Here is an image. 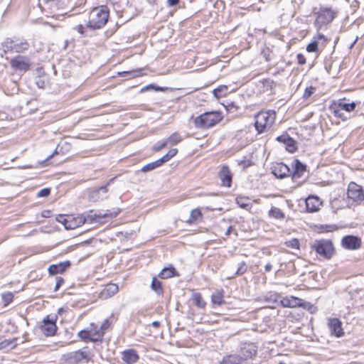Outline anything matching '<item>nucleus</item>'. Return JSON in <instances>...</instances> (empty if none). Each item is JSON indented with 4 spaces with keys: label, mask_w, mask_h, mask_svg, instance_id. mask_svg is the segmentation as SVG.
Here are the masks:
<instances>
[{
    "label": "nucleus",
    "mask_w": 364,
    "mask_h": 364,
    "mask_svg": "<svg viewBox=\"0 0 364 364\" xmlns=\"http://www.w3.org/2000/svg\"><path fill=\"white\" fill-rule=\"evenodd\" d=\"M269 214L271 217L276 218V219H283L285 217V215L282 211V210L279 209V208H276V207H272L270 209Z\"/></svg>",
    "instance_id": "36"
},
{
    "label": "nucleus",
    "mask_w": 364,
    "mask_h": 364,
    "mask_svg": "<svg viewBox=\"0 0 364 364\" xmlns=\"http://www.w3.org/2000/svg\"><path fill=\"white\" fill-rule=\"evenodd\" d=\"M166 89V87H163L153 84H149L146 86L141 87L140 90V92H144L150 90H154L155 91H164Z\"/></svg>",
    "instance_id": "40"
},
{
    "label": "nucleus",
    "mask_w": 364,
    "mask_h": 364,
    "mask_svg": "<svg viewBox=\"0 0 364 364\" xmlns=\"http://www.w3.org/2000/svg\"><path fill=\"white\" fill-rule=\"evenodd\" d=\"M167 146V141L166 140L159 141L153 146V150L159 151Z\"/></svg>",
    "instance_id": "46"
},
{
    "label": "nucleus",
    "mask_w": 364,
    "mask_h": 364,
    "mask_svg": "<svg viewBox=\"0 0 364 364\" xmlns=\"http://www.w3.org/2000/svg\"><path fill=\"white\" fill-rule=\"evenodd\" d=\"M201 216L202 213L199 209H193L191 211L189 218L186 220V223L188 224H193Z\"/></svg>",
    "instance_id": "34"
},
{
    "label": "nucleus",
    "mask_w": 364,
    "mask_h": 364,
    "mask_svg": "<svg viewBox=\"0 0 364 364\" xmlns=\"http://www.w3.org/2000/svg\"><path fill=\"white\" fill-rule=\"evenodd\" d=\"M50 188H45L41 189L37 194L38 197H47L50 195Z\"/></svg>",
    "instance_id": "55"
},
{
    "label": "nucleus",
    "mask_w": 364,
    "mask_h": 364,
    "mask_svg": "<svg viewBox=\"0 0 364 364\" xmlns=\"http://www.w3.org/2000/svg\"><path fill=\"white\" fill-rule=\"evenodd\" d=\"M292 167L294 168V171L292 172L291 171V175L294 179L301 177L306 170V166L299 159H294Z\"/></svg>",
    "instance_id": "23"
},
{
    "label": "nucleus",
    "mask_w": 364,
    "mask_h": 364,
    "mask_svg": "<svg viewBox=\"0 0 364 364\" xmlns=\"http://www.w3.org/2000/svg\"><path fill=\"white\" fill-rule=\"evenodd\" d=\"M333 114L335 117L341 118L342 120H346L348 118L347 117L344 116L343 111L341 109L338 108L337 106L333 110Z\"/></svg>",
    "instance_id": "51"
},
{
    "label": "nucleus",
    "mask_w": 364,
    "mask_h": 364,
    "mask_svg": "<svg viewBox=\"0 0 364 364\" xmlns=\"http://www.w3.org/2000/svg\"><path fill=\"white\" fill-rule=\"evenodd\" d=\"M299 307L308 310L311 314L314 313L316 311V307L313 304H311L310 302L304 301L302 299L301 301V306H299Z\"/></svg>",
    "instance_id": "44"
},
{
    "label": "nucleus",
    "mask_w": 364,
    "mask_h": 364,
    "mask_svg": "<svg viewBox=\"0 0 364 364\" xmlns=\"http://www.w3.org/2000/svg\"><path fill=\"white\" fill-rule=\"evenodd\" d=\"M247 271V267L245 262L239 264V267L235 272V275H241Z\"/></svg>",
    "instance_id": "53"
},
{
    "label": "nucleus",
    "mask_w": 364,
    "mask_h": 364,
    "mask_svg": "<svg viewBox=\"0 0 364 364\" xmlns=\"http://www.w3.org/2000/svg\"><path fill=\"white\" fill-rule=\"evenodd\" d=\"M349 59L348 58H344L342 62L339 65V70L346 69L347 68V60Z\"/></svg>",
    "instance_id": "59"
},
{
    "label": "nucleus",
    "mask_w": 364,
    "mask_h": 364,
    "mask_svg": "<svg viewBox=\"0 0 364 364\" xmlns=\"http://www.w3.org/2000/svg\"><path fill=\"white\" fill-rule=\"evenodd\" d=\"M279 142H282L286 146V149L290 152L294 153L297 149L296 141L290 137L288 134H282L277 138Z\"/></svg>",
    "instance_id": "20"
},
{
    "label": "nucleus",
    "mask_w": 364,
    "mask_h": 364,
    "mask_svg": "<svg viewBox=\"0 0 364 364\" xmlns=\"http://www.w3.org/2000/svg\"><path fill=\"white\" fill-rule=\"evenodd\" d=\"M41 329L43 333L46 336H54L57 331L55 318H50V316H47L43 320V323L41 325Z\"/></svg>",
    "instance_id": "13"
},
{
    "label": "nucleus",
    "mask_w": 364,
    "mask_h": 364,
    "mask_svg": "<svg viewBox=\"0 0 364 364\" xmlns=\"http://www.w3.org/2000/svg\"><path fill=\"white\" fill-rule=\"evenodd\" d=\"M88 28L86 26H84L82 24H79V25H77L74 29L78 32L80 34H81L82 36H86L87 34H86V29Z\"/></svg>",
    "instance_id": "49"
},
{
    "label": "nucleus",
    "mask_w": 364,
    "mask_h": 364,
    "mask_svg": "<svg viewBox=\"0 0 364 364\" xmlns=\"http://www.w3.org/2000/svg\"><path fill=\"white\" fill-rule=\"evenodd\" d=\"M151 288L154 291L156 292V294H158V295L163 294L164 291H163L161 282L159 279H157V278L156 277H154L152 279L151 284Z\"/></svg>",
    "instance_id": "31"
},
{
    "label": "nucleus",
    "mask_w": 364,
    "mask_h": 364,
    "mask_svg": "<svg viewBox=\"0 0 364 364\" xmlns=\"http://www.w3.org/2000/svg\"><path fill=\"white\" fill-rule=\"evenodd\" d=\"M118 291V286L116 284L110 283L105 286L100 292L99 296L102 299H107L117 294Z\"/></svg>",
    "instance_id": "17"
},
{
    "label": "nucleus",
    "mask_w": 364,
    "mask_h": 364,
    "mask_svg": "<svg viewBox=\"0 0 364 364\" xmlns=\"http://www.w3.org/2000/svg\"><path fill=\"white\" fill-rule=\"evenodd\" d=\"M361 239L354 235H346L341 240V245L344 249L355 250L361 246Z\"/></svg>",
    "instance_id": "11"
},
{
    "label": "nucleus",
    "mask_w": 364,
    "mask_h": 364,
    "mask_svg": "<svg viewBox=\"0 0 364 364\" xmlns=\"http://www.w3.org/2000/svg\"><path fill=\"white\" fill-rule=\"evenodd\" d=\"M314 39L319 41V49L323 50L328 41V40L323 34H318L317 36L314 37Z\"/></svg>",
    "instance_id": "42"
},
{
    "label": "nucleus",
    "mask_w": 364,
    "mask_h": 364,
    "mask_svg": "<svg viewBox=\"0 0 364 364\" xmlns=\"http://www.w3.org/2000/svg\"><path fill=\"white\" fill-rule=\"evenodd\" d=\"M336 106L338 107V108L341 109L342 111L350 112L355 109L356 104L354 102H352L350 103L339 102Z\"/></svg>",
    "instance_id": "33"
},
{
    "label": "nucleus",
    "mask_w": 364,
    "mask_h": 364,
    "mask_svg": "<svg viewBox=\"0 0 364 364\" xmlns=\"http://www.w3.org/2000/svg\"><path fill=\"white\" fill-rule=\"evenodd\" d=\"M257 352V346L253 343H245L240 347L241 358L245 364L246 360L252 358L256 355Z\"/></svg>",
    "instance_id": "12"
},
{
    "label": "nucleus",
    "mask_w": 364,
    "mask_h": 364,
    "mask_svg": "<svg viewBox=\"0 0 364 364\" xmlns=\"http://www.w3.org/2000/svg\"><path fill=\"white\" fill-rule=\"evenodd\" d=\"M296 58L298 60V63L301 65H303L306 63V58L302 53H298L296 55Z\"/></svg>",
    "instance_id": "57"
},
{
    "label": "nucleus",
    "mask_w": 364,
    "mask_h": 364,
    "mask_svg": "<svg viewBox=\"0 0 364 364\" xmlns=\"http://www.w3.org/2000/svg\"><path fill=\"white\" fill-rule=\"evenodd\" d=\"M139 358V356L134 349H128L122 352V359L127 364H134Z\"/></svg>",
    "instance_id": "22"
},
{
    "label": "nucleus",
    "mask_w": 364,
    "mask_h": 364,
    "mask_svg": "<svg viewBox=\"0 0 364 364\" xmlns=\"http://www.w3.org/2000/svg\"><path fill=\"white\" fill-rule=\"evenodd\" d=\"M62 223L64 225L65 228L67 230H73L76 227V225L73 224V222L69 221L68 218L64 219V220L62 221Z\"/></svg>",
    "instance_id": "52"
},
{
    "label": "nucleus",
    "mask_w": 364,
    "mask_h": 364,
    "mask_svg": "<svg viewBox=\"0 0 364 364\" xmlns=\"http://www.w3.org/2000/svg\"><path fill=\"white\" fill-rule=\"evenodd\" d=\"M272 266L271 263L269 262L265 265L264 270H265V272H269L272 270Z\"/></svg>",
    "instance_id": "62"
},
{
    "label": "nucleus",
    "mask_w": 364,
    "mask_h": 364,
    "mask_svg": "<svg viewBox=\"0 0 364 364\" xmlns=\"http://www.w3.org/2000/svg\"><path fill=\"white\" fill-rule=\"evenodd\" d=\"M306 208L308 212H316L319 209L321 203L317 196H310L306 200Z\"/></svg>",
    "instance_id": "24"
},
{
    "label": "nucleus",
    "mask_w": 364,
    "mask_h": 364,
    "mask_svg": "<svg viewBox=\"0 0 364 364\" xmlns=\"http://www.w3.org/2000/svg\"><path fill=\"white\" fill-rule=\"evenodd\" d=\"M111 326V322L108 318L104 320L100 326L99 330L96 331V334L102 333V338L104 336L105 331Z\"/></svg>",
    "instance_id": "38"
},
{
    "label": "nucleus",
    "mask_w": 364,
    "mask_h": 364,
    "mask_svg": "<svg viewBox=\"0 0 364 364\" xmlns=\"http://www.w3.org/2000/svg\"><path fill=\"white\" fill-rule=\"evenodd\" d=\"M78 337L85 342H97L102 341V333L96 334V332L91 333L86 330H81L78 332Z\"/></svg>",
    "instance_id": "19"
},
{
    "label": "nucleus",
    "mask_w": 364,
    "mask_h": 364,
    "mask_svg": "<svg viewBox=\"0 0 364 364\" xmlns=\"http://www.w3.org/2000/svg\"><path fill=\"white\" fill-rule=\"evenodd\" d=\"M315 90V87L312 86L306 87L302 96L303 99L307 100L309 97H310L314 92Z\"/></svg>",
    "instance_id": "48"
},
{
    "label": "nucleus",
    "mask_w": 364,
    "mask_h": 364,
    "mask_svg": "<svg viewBox=\"0 0 364 364\" xmlns=\"http://www.w3.org/2000/svg\"><path fill=\"white\" fill-rule=\"evenodd\" d=\"M73 14H68V12H64V13H59L56 14H53L52 16L53 18H55L57 20H63L65 18V16H71Z\"/></svg>",
    "instance_id": "54"
},
{
    "label": "nucleus",
    "mask_w": 364,
    "mask_h": 364,
    "mask_svg": "<svg viewBox=\"0 0 364 364\" xmlns=\"http://www.w3.org/2000/svg\"><path fill=\"white\" fill-rule=\"evenodd\" d=\"M179 0H167V4L169 6H173L178 4Z\"/></svg>",
    "instance_id": "61"
},
{
    "label": "nucleus",
    "mask_w": 364,
    "mask_h": 364,
    "mask_svg": "<svg viewBox=\"0 0 364 364\" xmlns=\"http://www.w3.org/2000/svg\"><path fill=\"white\" fill-rule=\"evenodd\" d=\"M120 213L119 208H113L107 210H100L98 213H94L92 210L90 211L89 213L83 215V218H80V222L82 223H103L106 220L105 219H112L118 215Z\"/></svg>",
    "instance_id": "2"
},
{
    "label": "nucleus",
    "mask_w": 364,
    "mask_h": 364,
    "mask_svg": "<svg viewBox=\"0 0 364 364\" xmlns=\"http://www.w3.org/2000/svg\"><path fill=\"white\" fill-rule=\"evenodd\" d=\"M11 66L15 70L27 71L29 70L31 63L28 57L25 55H17L10 61Z\"/></svg>",
    "instance_id": "10"
},
{
    "label": "nucleus",
    "mask_w": 364,
    "mask_h": 364,
    "mask_svg": "<svg viewBox=\"0 0 364 364\" xmlns=\"http://www.w3.org/2000/svg\"><path fill=\"white\" fill-rule=\"evenodd\" d=\"M1 47L4 53H6L8 52L22 53L28 49L29 43L26 40L18 42L10 38H7L1 43Z\"/></svg>",
    "instance_id": "6"
},
{
    "label": "nucleus",
    "mask_w": 364,
    "mask_h": 364,
    "mask_svg": "<svg viewBox=\"0 0 364 364\" xmlns=\"http://www.w3.org/2000/svg\"><path fill=\"white\" fill-rule=\"evenodd\" d=\"M182 141V137L178 132H174L171 135H170L166 139L167 144H170L171 145H176Z\"/></svg>",
    "instance_id": "35"
},
{
    "label": "nucleus",
    "mask_w": 364,
    "mask_h": 364,
    "mask_svg": "<svg viewBox=\"0 0 364 364\" xmlns=\"http://www.w3.org/2000/svg\"><path fill=\"white\" fill-rule=\"evenodd\" d=\"M211 301L213 304L220 306L224 301V291L223 290H217L211 296Z\"/></svg>",
    "instance_id": "29"
},
{
    "label": "nucleus",
    "mask_w": 364,
    "mask_h": 364,
    "mask_svg": "<svg viewBox=\"0 0 364 364\" xmlns=\"http://www.w3.org/2000/svg\"><path fill=\"white\" fill-rule=\"evenodd\" d=\"M228 92V87L227 85H220L213 90V95L217 98L220 99Z\"/></svg>",
    "instance_id": "32"
},
{
    "label": "nucleus",
    "mask_w": 364,
    "mask_h": 364,
    "mask_svg": "<svg viewBox=\"0 0 364 364\" xmlns=\"http://www.w3.org/2000/svg\"><path fill=\"white\" fill-rule=\"evenodd\" d=\"M45 2L49 4L50 9L55 7L57 10H63L66 9L68 6V0H44Z\"/></svg>",
    "instance_id": "28"
},
{
    "label": "nucleus",
    "mask_w": 364,
    "mask_h": 364,
    "mask_svg": "<svg viewBox=\"0 0 364 364\" xmlns=\"http://www.w3.org/2000/svg\"><path fill=\"white\" fill-rule=\"evenodd\" d=\"M109 9L105 6L94 8L89 14L87 27L90 30L103 28L109 18Z\"/></svg>",
    "instance_id": "1"
},
{
    "label": "nucleus",
    "mask_w": 364,
    "mask_h": 364,
    "mask_svg": "<svg viewBox=\"0 0 364 364\" xmlns=\"http://www.w3.org/2000/svg\"><path fill=\"white\" fill-rule=\"evenodd\" d=\"M301 299H299L296 296H285L283 297L281 301L280 304L282 307L284 308H296L299 307L301 306Z\"/></svg>",
    "instance_id": "21"
},
{
    "label": "nucleus",
    "mask_w": 364,
    "mask_h": 364,
    "mask_svg": "<svg viewBox=\"0 0 364 364\" xmlns=\"http://www.w3.org/2000/svg\"><path fill=\"white\" fill-rule=\"evenodd\" d=\"M220 364H245L243 359L240 355L230 354L223 357L220 363Z\"/></svg>",
    "instance_id": "26"
},
{
    "label": "nucleus",
    "mask_w": 364,
    "mask_h": 364,
    "mask_svg": "<svg viewBox=\"0 0 364 364\" xmlns=\"http://www.w3.org/2000/svg\"><path fill=\"white\" fill-rule=\"evenodd\" d=\"M192 299L193 304L199 309H204L206 306L205 301L203 299L202 296L198 292H195L192 294Z\"/></svg>",
    "instance_id": "30"
},
{
    "label": "nucleus",
    "mask_w": 364,
    "mask_h": 364,
    "mask_svg": "<svg viewBox=\"0 0 364 364\" xmlns=\"http://www.w3.org/2000/svg\"><path fill=\"white\" fill-rule=\"evenodd\" d=\"M328 328L331 334L337 338L344 335L342 322L337 318H331L328 320Z\"/></svg>",
    "instance_id": "14"
},
{
    "label": "nucleus",
    "mask_w": 364,
    "mask_h": 364,
    "mask_svg": "<svg viewBox=\"0 0 364 364\" xmlns=\"http://www.w3.org/2000/svg\"><path fill=\"white\" fill-rule=\"evenodd\" d=\"M156 168H157L156 164L154 163V161H153V162L149 163V164H146L145 166H144L141 168V171L144 173H146V172L151 171Z\"/></svg>",
    "instance_id": "47"
},
{
    "label": "nucleus",
    "mask_w": 364,
    "mask_h": 364,
    "mask_svg": "<svg viewBox=\"0 0 364 364\" xmlns=\"http://www.w3.org/2000/svg\"><path fill=\"white\" fill-rule=\"evenodd\" d=\"M177 152H178L177 149H171V150H169L168 151V153H166L164 156V157L166 159V161H168L171 158H173L174 156L176 155Z\"/></svg>",
    "instance_id": "50"
},
{
    "label": "nucleus",
    "mask_w": 364,
    "mask_h": 364,
    "mask_svg": "<svg viewBox=\"0 0 364 364\" xmlns=\"http://www.w3.org/2000/svg\"><path fill=\"white\" fill-rule=\"evenodd\" d=\"M16 343L15 341H11L5 340L0 343V350L6 349V348L13 349L16 347Z\"/></svg>",
    "instance_id": "41"
},
{
    "label": "nucleus",
    "mask_w": 364,
    "mask_h": 364,
    "mask_svg": "<svg viewBox=\"0 0 364 364\" xmlns=\"http://www.w3.org/2000/svg\"><path fill=\"white\" fill-rule=\"evenodd\" d=\"M319 49V41L314 39L312 42L309 43L306 46V51L309 53H316Z\"/></svg>",
    "instance_id": "37"
},
{
    "label": "nucleus",
    "mask_w": 364,
    "mask_h": 364,
    "mask_svg": "<svg viewBox=\"0 0 364 364\" xmlns=\"http://www.w3.org/2000/svg\"><path fill=\"white\" fill-rule=\"evenodd\" d=\"M311 247L317 254L325 259L331 258L335 251L333 242L330 240H316Z\"/></svg>",
    "instance_id": "5"
},
{
    "label": "nucleus",
    "mask_w": 364,
    "mask_h": 364,
    "mask_svg": "<svg viewBox=\"0 0 364 364\" xmlns=\"http://www.w3.org/2000/svg\"><path fill=\"white\" fill-rule=\"evenodd\" d=\"M272 173L278 178H284L291 175V170L284 163H277L272 167Z\"/></svg>",
    "instance_id": "15"
},
{
    "label": "nucleus",
    "mask_w": 364,
    "mask_h": 364,
    "mask_svg": "<svg viewBox=\"0 0 364 364\" xmlns=\"http://www.w3.org/2000/svg\"><path fill=\"white\" fill-rule=\"evenodd\" d=\"M235 200L237 204L242 208H247L251 206L250 203L247 202L248 200L247 198L243 196H237Z\"/></svg>",
    "instance_id": "39"
},
{
    "label": "nucleus",
    "mask_w": 364,
    "mask_h": 364,
    "mask_svg": "<svg viewBox=\"0 0 364 364\" xmlns=\"http://www.w3.org/2000/svg\"><path fill=\"white\" fill-rule=\"evenodd\" d=\"M63 283H64L63 278L61 277H56V283H55V286L54 288V291H57L60 289V287L63 285Z\"/></svg>",
    "instance_id": "56"
},
{
    "label": "nucleus",
    "mask_w": 364,
    "mask_h": 364,
    "mask_svg": "<svg viewBox=\"0 0 364 364\" xmlns=\"http://www.w3.org/2000/svg\"><path fill=\"white\" fill-rule=\"evenodd\" d=\"M287 247L292 249H299V241L296 238H292L285 242Z\"/></svg>",
    "instance_id": "45"
},
{
    "label": "nucleus",
    "mask_w": 364,
    "mask_h": 364,
    "mask_svg": "<svg viewBox=\"0 0 364 364\" xmlns=\"http://www.w3.org/2000/svg\"><path fill=\"white\" fill-rule=\"evenodd\" d=\"M218 177L221 181V185L230 188L232 184V175L227 166H223L218 172Z\"/></svg>",
    "instance_id": "16"
},
{
    "label": "nucleus",
    "mask_w": 364,
    "mask_h": 364,
    "mask_svg": "<svg viewBox=\"0 0 364 364\" xmlns=\"http://www.w3.org/2000/svg\"><path fill=\"white\" fill-rule=\"evenodd\" d=\"M4 306H6L13 301L14 295L11 292H7L1 295Z\"/></svg>",
    "instance_id": "43"
},
{
    "label": "nucleus",
    "mask_w": 364,
    "mask_h": 364,
    "mask_svg": "<svg viewBox=\"0 0 364 364\" xmlns=\"http://www.w3.org/2000/svg\"><path fill=\"white\" fill-rule=\"evenodd\" d=\"M70 261L66 260L58 264H53L48 267V272L50 275H55L63 273L70 266Z\"/></svg>",
    "instance_id": "18"
},
{
    "label": "nucleus",
    "mask_w": 364,
    "mask_h": 364,
    "mask_svg": "<svg viewBox=\"0 0 364 364\" xmlns=\"http://www.w3.org/2000/svg\"><path fill=\"white\" fill-rule=\"evenodd\" d=\"M347 196L348 199L360 204L364 202V191L362 186L351 182L348 187Z\"/></svg>",
    "instance_id": "8"
},
{
    "label": "nucleus",
    "mask_w": 364,
    "mask_h": 364,
    "mask_svg": "<svg viewBox=\"0 0 364 364\" xmlns=\"http://www.w3.org/2000/svg\"><path fill=\"white\" fill-rule=\"evenodd\" d=\"M276 112L274 110L262 111L255 115V127L258 134L264 132L274 124Z\"/></svg>",
    "instance_id": "4"
},
{
    "label": "nucleus",
    "mask_w": 364,
    "mask_h": 364,
    "mask_svg": "<svg viewBox=\"0 0 364 364\" xmlns=\"http://www.w3.org/2000/svg\"><path fill=\"white\" fill-rule=\"evenodd\" d=\"M151 326L155 328H159L160 326V322L158 321H154L151 323Z\"/></svg>",
    "instance_id": "63"
},
{
    "label": "nucleus",
    "mask_w": 364,
    "mask_h": 364,
    "mask_svg": "<svg viewBox=\"0 0 364 364\" xmlns=\"http://www.w3.org/2000/svg\"><path fill=\"white\" fill-rule=\"evenodd\" d=\"M139 72L140 71L132 70V71L124 72V73L127 74V75L130 76L131 77H132L137 76L138 75L137 73H139Z\"/></svg>",
    "instance_id": "60"
},
{
    "label": "nucleus",
    "mask_w": 364,
    "mask_h": 364,
    "mask_svg": "<svg viewBox=\"0 0 364 364\" xmlns=\"http://www.w3.org/2000/svg\"><path fill=\"white\" fill-rule=\"evenodd\" d=\"M109 184V182L107 183L106 185L102 186L100 187L97 189L94 190L90 193V198L93 201H97L99 200H103L104 198H107V186Z\"/></svg>",
    "instance_id": "25"
},
{
    "label": "nucleus",
    "mask_w": 364,
    "mask_h": 364,
    "mask_svg": "<svg viewBox=\"0 0 364 364\" xmlns=\"http://www.w3.org/2000/svg\"><path fill=\"white\" fill-rule=\"evenodd\" d=\"M232 227L230 225L228 228L226 232H225V235L226 236H229L232 232Z\"/></svg>",
    "instance_id": "64"
},
{
    "label": "nucleus",
    "mask_w": 364,
    "mask_h": 364,
    "mask_svg": "<svg viewBox=\"0 0 364 364\" xmlns=\"http://www.w3.org/2000/svg\"><path fill=\"white\" fill-rule=\"evenodd\" d=\"M222 119V116L218 112H207L193 120L194 126L200 129H206L215 126Z\"/></svg>",
    "instance_id": "3"
},
{
    "label": "nucleus",
    "mask_w": 364,
    "mask_h": 364,
    "mask_svg": "<svg viewBox=\"0 0 364 364\" xmlns=\"http://www.w3.org/2000/svg\"><path fill=\"white\" fill-rule=\"evenodd\" d=\"M64 360L69 364H77L88 362L90 360V353L85 350H78L63 355Z\"/></svg>",
    "instance_id": "7"
},
{
    "label": "nucleus",
    "mask_w": 364,
    "mask_h": 364,
    "mask_svg": "<svg viewBox=\"0 0 364 364\" xmlns=\"http://www.w3.org/2000/svg\"><path fill=\"white\" fill-rule=\"evenodd\" d=\"M166 162L167 161H166V159L164 157V156L154 161V163L156 164L157 168L161 166L163 164Z\"/></svg>",
    "instance_id": "58"
},
{
    "label": "nucleus",
    "mask_w": 364,
    "mask_h": 364,
    "mask_svg": "<svg viewBox=\"0 0 364 364\" xmlns=\"http://www.w3.org/2000/svg\"><path fill=\"white\" fill-rule=\"evenodd\" d=\"M178 275V274L177 273L176 269L172 265H171L167 267H164L159 272L158 276L161 279H166Z\"/></svg>",
    "instance_id": "27"
},
{
    "label": "nucleus",
    "mask_w": 364,
    "mask_h": 364,
    "mask_svg": "<svg viewBox=\"0 0 364 364\" xmlns=\"http://www.w3.org/2000/svg\"><path fill=\"white\" fill-rule=\"evenodd\" d=\"M334 17V13L331 9H321L317 13L315 25L318 28H321L323 26L331 23Z\"/></svg>",
    "instance_id": "9"
}]
</instances>
